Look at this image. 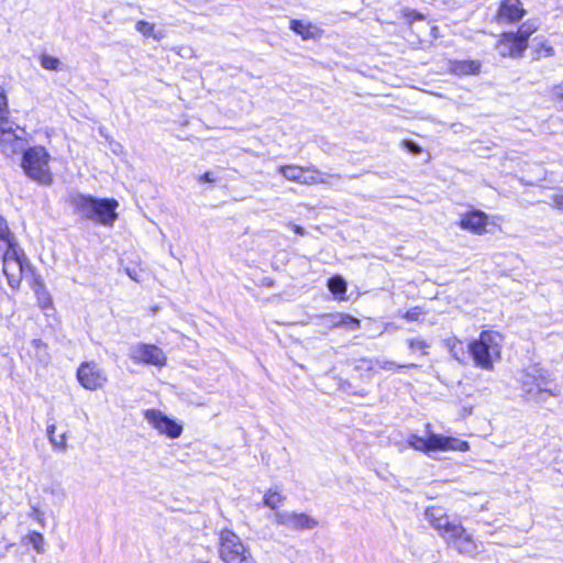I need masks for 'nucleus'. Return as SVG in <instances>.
<instances>
[{
  "label": "nucleus",
  "instance_id": "f257e3e1",
  "mask_svg": "<svg viewBox=\"0 0 563 563\" xmlns=\"http://www.w3.org/2000/svg\"><path fill=\"white\" fill-rule=\"evenodd\" d=\"M74 212L82 220L95 221L104 227H112L118 220L119 202L114 198H96L79 195L71 200Z\"/></svg>",
  "mask_w": 563,
  "mask_h": 563
},
{
  "label": "nucleus",
  "instance_id": "f03ea898",
  "mask_svg": "<svg viewBox=\"0 0 563 563\" xmlns=\"http://www.w3.org/2000/svg\"><path fill=\"white\" fill-rule=\"evenodd\" d=\"M519 382L523 396L528 401L543 404L550 397H558L561 394L560 386L551 375L538 365H533L522 372Z\"/></svg>",
  "mask_w": 563,
  "mask_h": 563
},
{
  "label": "nucleus",
  "instance_id": "7ed1b4c3",
  "mask_svg": "<svg viewBox=\"0 0 563 563\" xmlns=\"http://www.w3.org/2000/svg\"><path fill=\"white\" fill-rule=\"evenodd\" d=\"M51 162L52 155L45 146L33 145L23 151L20 166L31 180L43 186H51L54 181Z\"/></svg>",
  "mask_w": 563,
  "mask_h": 563
},
{
  "label": "nucleus",
  "instance_id": "20e7f679",
  "mask_svg": "<svg viewBox=\"0 0 563 563\" xmlns=\"http://www.w3.org/2000/svg\"><path fill=\"white\" fill-rule=\"evenodd\" d=\"M0 242L5 245V249L0 255L2 264V274L10 276V282L18 278V271L26 265V253L20 246L15 234L10 229L8 221L0 214Z\"/></svg>",
  "mask_w": 563,
  "mask_h": 563
},
{
  "label": "nucleus",
  "instance_id": "39448f33",
  "mask_svg": "<svg viewBox=\"0 0 563 563\" xmlns=\"http://www.w3.org/2000/svg\"><path fill=\"white\" fill-rule=\"evenodd\" d=\"M539 29V25L533 20H527L521 23L516 31L501 32L496 42V48L500 56L520 59L523 57L528 46L529 40Z\"/></svg>",
  "mask_w": 563,
  "mask_h": 563
},
{
  "label": "nucleus",
  "instance_id": "423d86ee",
  "mask_svg": "<svg viewBox=\"0 0 563 563\" xmlns=\"http://www.w3.org/2000/svg\"><path fill=\"white\" fill-rule=\"evenodd\" d=\"M26 263V265L23 264V267L18 271V278L14 282H10V276L3 275L7 279L8 286L13 291H18L21 288L23 278H29V286L36 296L38 307L43 310L52 308L53 300L49 292L46 289L42 276L37 273L36 268L31 263L27 256Z\"/></svg>",
  "mask_w": 563,
  "mask_h": 563
},
{
  "label": "nucleus",
  "instance_id": "0eeeda50",
  "mask_svg": "<svg viewBox=\"0 0 563 563\" xmlns=\"http://www.w3.org/2000/svg\"><path fill=\"white\" fill-rule=\"evenodd\" d=\"M26 263V265L23 264V267L18 271V278L14 282H10V276L3 275L7 279L8 286L13 291H18L21 288L23 278H29V286L36 296L38 307L43 310L52 308L53 300L49 292L46 289L42 276L37 273L36 268L31 263L27 256Z\"/></svg>",
  "mask_w": 563,
  "mask_h": 563
},
{
  "label": "nucleus",
  "instance_id": "6e6552de",
  "mask_svg": "<svg viewBox=\"0 0 563 563\" xmlns=\"http://www.w3.org/2000/svg\"><path fill=\"white\" fill-rule=\"evenodd\" d=\"M219 556L223 563H255L250 549L232 530L224 529L219 534Z\"/></svg>",
  "mask_w": 563,
  "mask_h": 563
},
{
  "label": "nucleus",
  "instance_id": "1a4fd4ad",
  "mask_svg": "<svg viewBox=\"0 0 563 563\" xmlns=\"http://www.w3.org/2000/svg\"><path fill=\"white\" fill-rule=\"evenodd\" d=\"M407 443L410 448L423 453H429L432 451L465 452L470 449V445L466 441L453 437H443L437 433H430L427 439L417 434H410Z\"/></svg>",
  "mask_w": 563,
  "mask_h": 563
},
{
  "label": "nucleus",
  "instance_id": "9d476101",
  "mask_svg": "<svg viewBox=\"0 0 563 563\" xmlns=\"http://www.w3.org/2000/svg\"><path fill=\"white\" fill-rule=\"evenodd\" d=\"M277 172L288 181L314 186L327 183V175L313 165L300 166L296 164L280 165Z\"/></svg>",
  "mask_w": 563,
  "mask_h": 563
},
{
  "label": "nucleus",
  "instance_id": "9b49d317",
  "mask_svg": "<svg viewBox=\"0 0 563 563\" xmlns=\"http://www.w3.org/2000/svg\"><path fill=\"white\" fill-rule=\"evenodd\" d=\"M9 100L5 91L0 87V150L7 155L18 153L22 137L15 134L12 128H4L9 119Z\"/></svg>",
  "mask_w": 563,
  "mask_h": 563
},
{
  "label": "nucleus",
  "instance_id": "f8f14e48",
  "mask_svg": "<svg viewBox=\"0 0 563 563\" xmlns=\"http://www.w3.org/2000/svg\"><path fill=\"white\" fill-rule=\"evenodd\" d=\"M450 531L445 542L460 554L474 558L482 551L483 544L477 542L472 534L467 533L462 523L457 527H452Z\"/></svg>",
  "mask_w": 563,
  "mask_h": 563
},
{
  "label": "nucleus",
  "instance_id": "ddd939ff",
  "mask_svg": "<svg viewBox=\"0 0 563 563\" xmlns=\"http://www.w3.org/2000/svg\"><path fill=\"white\" fill-rule=\"evenodd\" d=\"M144 417L154 429H156L161 434H166L170 439H177L183 432L181 424L168 418L157 409L146 410Z\"/></svg>",
  "mask_w": 563,
  "mask_h": 563
},
{
  "label": "nucleus",
  "instance_id": "4468645a",
  "mask_svg": "<svg viewBox=\"0 0 563 563\" xmlns=\"http://www.w3.org/2000/svg\"><path fill=\"white\" fill-rule=\"evenodd\" d=\"M274 522L290 530H311L318 526V521L307 514L295 511H276Z\"/></svg>",
  "mask_w": 563,
  "mask_h": 563
},
{
  "label": "nucleus",
  "instance_id": "2eb2a0df",
  "mask_svg": "<svg viewBox=\"0 0 563 563\" xmlns=\"http://www.w3.org/2000/svg\"><path fill=\"white\" fill-rule=\"evenodd\" d=\"M489 217L478 209H471L461 214L457 225L475 235H484L488 232Z\"/></svg>",
  "mask_w": 563,
  "mask_h": 563
},
{
  "label": "nucleus",
  "instance_id": "dca6fc26",
  "mask_svg": "<svg viewBox=\"0 0 563 563\" xmlns=\"http://www.w3.org/2000/svg\"><path fill=\"white\" fill-rule=\"evenodd\" d=\"M527 14L521 0H500L495 19L498 23L516 24Z\"/></svg>",
  "mask_w": 563,
  "mask_h": 563
},
{
  "label": "nucleus",
  "instance_id": "f3484780",
  "mask_svg": "<svg viewBox=\"0 0 563 563\" xmlns=\"http://www.w3.org/2000/svg\"><path fill=\"white\" fill-rule=\"evenodd\" d=\"M77 378L89 390L101 388L107 382L106 374L96 363H82L77 371Z\"/></svg>",
  "mask_w": 563,
  "mask_h": 563
},
{
  "label": "nucleus",
  "instance_id": "a211bd4d",
  "mask_svg": "<svg viewBox=\"0 0 563 563\" xmlns=\"http://www.w3.org/2000/svg\"><path fill=\"white\" fill-rule=\"evenodd\" d=\"M426 519L445 540L450 534L452 527H457L461 522L457 519H451L443 508L429 507L426 510Z\"/></svg>",
  "mask_w": 563,
  "mask_h": 563
},
{
  "label": "nucleus",
  "instance_id": "6ab92c4d",
  "mask_svg": "<svg viewBox=\"0 0 563 563\" xmlns=\"http://www.w3.org/2000/svg\"><path fill=\"white\" fill-rule=\"evenodd\" d=\"M504 336L495 330H484L479 339L470 344V352H499Z\"/></svg>",
  "mask_w": 563,
  "mask_h": 563
},
{
  "label": "nucleus",
  "instance_id": "aec40b11",
  "mask_svg": "<svg viewBox=\"0 0 563 563\" xmlns=\"http://www.w3.org/2000/svg\"><path fill=\"white\" fill-rule=\"evenodd\" d=\"M482 71V62L478 59H451L448 63V73L456 77L476 76Z\"/></svg>",
  "mask_w": 563,
  "mask_h": 563
},
{
  "label": "nucleus",
  "instance_id": "412c9836",
  "mask_svg": "<svg viewBox=\"0 0 563 563\" xmlns=\"http://www.w3.org/2000/svg\"><path fill=\"white\" fill-rule=\"evenodd\" d=\"M289 27L305 41L319 38L323 34V31L317 25L297 19L289 22Z\"/></svg>",
  "mask_w": 563,
  "mask_h": 563
},
{
  "label": "nucleus",
  "instance_id": "4be33fe9",
  "mask_svg": "<svg viewBox=\"0 0 563 563\" xmlns=\"http://www.w3.org/2000/svg\"><path fill=\"white\" fill-rule=\"evenodd\" d=\"M404 367L402 365H398L395 362L389 361H376L373 362V360L369 358H361L358 364L356 365V369H364L368 372L376 373L379 369H386V371H395L396 368Z\"/></svg>",
  "mask_w": 563,
  "mask_h": 563
},
{
  "label": "nucleus",
  "instance_id": "5701e85b",
  "mask_svg": "<svg viewBox=\"0 0 563 563\" xmlns=\"http://www.w3.org/2000/svg\"><path fill=\"white\" fill-rule=\"evenodd\" d=\"M327 287L333 296L338 297L339 299H345V294L347 291V284L342 276H340V275L331 276L327 282Z\"/></svg>",
  "mask_w": 563,
  "mask_h": 563
},
{
  "label": "nucleus",
  "instance_id": "b1692460",
  "mask_svg": "<svg viewBox=\"0 0 563 563\" xmlns=\"http://www.w3.org/2000/svg\"><path fill=\"white\" fill-rule=\"evenodd\" d=\"M463 356H467L476 367H481L483 369H492L494 362L499 360L500 354H462Z\"/></svg>",
  "mask_w": 563,
  "mask_h": 563
},
{
  "label": "nucleus",
  "instance_id": "393cba45",
  "mask_svg": "<svg viewBox=\"0 0 563 563\" xmlns=\"http://www.w3.org/2000/svg\"><path fill=\"white\" fill-rule=\"evenodd\" d=\"M56 424L54 421L47 423L46 432L49 443L53 445L54 449L64 451L67 448V434L66 432L56 435Z\"/></svg>",
  "mask_w": 563,
  "mask_h": 563
},
{
  "label": "nucleus",
  "instance_id": "a878e982",
  "mask_svg": "<svg viewBox=\"0 0 563 563\" xmlns=\"http://www.w3.org/2000/svg\"><path fill=\"white\" fill-rule=\"evenodd\" d=\"M135 364L154 365L162 367L166 363L165 354H132Z\"/></svg>",
  "mask_w": 563,
  "mask_h": 563
},
{
  "label": "nucleus",
  "instance_id": "bb28decb",
  "mask_svg": "<svg viewBox=\"0 0 563 563\" xmlns=\"http://www.w3.org/2000/svg\"><path fill=\"white\" fill-rule=\"evenodd\" d=\"M334 328H344L346 330H356L361 325V321L347 313H341L339 314L335 320L333 321Z\"/></svg>",
  "mask_w": 563,
  "mask_h": 563
},
{
  "label": "nucleus",
  "instance_id": "cd10ccee",
  "mask_svg": "<svg viewBox=\"0 0 563 563\" xmlns=\"http://www.w3.org/2000/svg\"><path fill=\"white\" fill-rule=\"evenodd\" d=\"M549 100L563 113V81L550 87Z\"/></svg>",
  "mask_w": 563,
  "mask_h": 563
},
{
  "label": "nucleus",
  "instance_id": "c85d7f7f",
  "mask_svg": "<svg viewBox=\"0 0 563 563\" xmlns=\"http://www.w3.org/2000/svg\"><path fill=\"white\" fill-rule=\"evenodd\" d=\"M555 51L551 43L547 40L538 43L533 47V57L536 59L548 58L554 55Z\"/></svg>",
  "mask_w": 563,
  "mask_h": 563
},
{
  "label": "nucleus",
  "instance_id": "c756f323",
  "mask_svg": "<svg viewBox=\"0 0 563 563\" xmlns=\"http://www.w3.org/2000/svg\"><path fill=\"white\" fill-rule=\"evenodd\" d=\"M285 500V496L280 494V492L276 489H269L264 495V505L269 507L271 509H277L279 506L283 505Z\"/></svg>",
  "mask_w": 563,
  "mask_h": 563
},
{
  "label": "nucleus",
  "instance_id": "7c9ffc66",
  "mask_svg": "<svg viewBox=\"0 0 563 563\" xmlns=\"http://www.w3.org/2000/svg\"><path fill=\"white\" fill-rule=\"evenodd\" d=\"M135 30L137 32H140L143 36L145 37H154L155 40H161L162 38V35L161 34H155V24L153 23H150L145 20H139L136 23H135Z\"/></svg>",
  "mask_w": 563,
  "mask_h": 563
},
{
  "label": "nucleus",
  "instance_id": "2f4dec72",
  "mask_svg": "<svg viewBox=\"0 0 563 563\" xmlns=\"http://www.w3.org/2000/svg\"><path fill=\"white\" fill-rule=\"evenodd\" d=\"M401 18L408 27H412L416 22L426 20V15L416 9H405Z\"/></svg>",
  "mask_w": 563,
  "mask_h": 563
},
{
  "label": "nucleus",
  "instance_id": "473e14b6",
  "mask_svg": "<svg viewBox=\"0 0 563 563\" xmlns=\"http://www.w3.org/2000/svg\"><path fill=\"white\" fill-rule=\"evenodd\" d=\"M26 539H27V543H30L37 553L41 554L44 552L45 541H44V537L42 533L32 531L31 533H29Z\"/></svg>",
  "mask_w": 563,
  "mask_h": 563
},
{
  "label": "nucleus",
  "instance_id": "72a5a7b5",
  "mask_svg": "<svg viewBox=\"0 0 563 563\" xmlns=\"http://www.w3.org/2000/svg\"><path fill=\"white\" fill-rule=\"evenodd\" d=\"M40 65L46 70H58L60 67V62L57 57L42 54L40 56Z\"/></svg>",
  "mask_w": 563,
  "mask_h": 563
},
{
  "label": "nucleus",
  "instance_id": "f704fd0d",
  "mask_svg": "<svg viewBox=\"0 0 563 563\" xmlns=\"http://www.w3.org/2000/svg\"><path fill=\"white\" fill-rule=\"evenodd\" d=\"M424 313L426 311L422 307L415 306L404 312L401 317L407 321H418Z\"/></svg>",
  "mask_w": 563,
  "mask_h": 563
},
{
  "label": "nucleus",
  "instance_id": "c9c22d12",
  "mask_svg": "<svg viewBox=\"0 0 563 563\" xmlns=\"http://www.w3.org/2000/svg\"><path fill=\"white\" fill-rule=\"evenodd\" d=\"M44 492L54 496L57 500L62 501L65 498V490L60 484H52L44 487Z\"/></svg>",
  "mask_w": 563,
  "mask_h": 563
},
{
  "label": "nucleus",
  "instance_id": "e433bc0d",
  "mask_svg": "<svg viewBox=\"0 0 563 563\" xmlns=\"http://www.w3.org/2000/svg\"><path fill=\"white\" fill-rule=\"evenodd\" d=\"M400 145H401V147L406 148L408 152H410L413 155H420L423 152L422 147L419 144H417L416 142L408 140V139H404L400 142Z\"/></svg>",
  "mask_w": 563,
  "mask_h": 563
},
{
  "label": "nucleus",
  "instance_id": "4c0bfd02",
  "mask_svg": "<svg viewBox=\"0 0 563 563\" xmlns=\"http://www.w3.org/2000/svg\"><path fill=\"white\" fill-rule=\"evenodd\" d=\"M408 346L412 351H423L430 347L429 343L423 338H415L409 340Z\"/></svg>",
  "mask_w": 563,
  "mask_h": 563
},
{
  "label": "nucleus",
  "instance_id": "58836bf2",
  "mask_svg": "<svg viewBox=\"0 0 563 563\" xmlns=\"http://www.w3.org/2000/svg\"><path fill=\"white\" fill-rule=\"evenodd\" d=\"M551 203L554 209L563 211V189H560L551 197Z\"/></svg>",
  "mask_w": 563,
  "mask_h": 563
},
{
  "label": "nucleus",
  "instance_id": "ea45409f",
  "mask_svg": "<svg viewBox=\"0 0 563 563\" xmlns=\"http://www.w3.org/2000/svg\"><path fill=\"white\" fill-rule=\"evenodd\" d=\"M198 180L200 183H210V184L216 183V178L213 177L211 172H206V173L201 174L198 177Z\"/></svg>",
  "mask_w": 563,
  "mask_h": 563
},
{
  "label": "nucleus",
  "instance_id": "a19ab883",
  "mask_svg": "<svg viewBox=\"0 0 563 563\" xmlns=\"http://www.w3.org/2000/svg\"><path fill=\"white\" fill-rule=\"evenodd\" d=\"M125 272L126 274L129 275V277L131 279H133L134 282H141V276H140V273L135 269V268H129L126 267L125 268Z\"/></svg>",
  "mask_w": 563,
  "mask_h": 563
},
{
  "label": "nucleus",
  "instance_id": "79ce46f5",
  "mask_svg": "<svg viewBox=\"0 0 563 563\" xmlns=\"http://www.w3.org/2000/svg\"><path fill=\"white\" fill-rule=\"evenodd\" d=\"M290 228L298 235H305L306 234V230L301 225H299V224H291Z\"/></svg>",
  "mask_w": 563,
  "mask_h": 563
},
{
  "label": "nucleus",
  "instance_id": "37998d69",
  "mask_svg": "<svg viewBox=\"0 0 563 563\" xmlns=\"http://www.w3.org/2000/svg\"><path fill=\"white\" fill-rule=\"evenodd\" d=\"M32 515L37 519V520H41L42 516H43V512L37 508V507H33L32 508Z\"/></svg>",
  "mask_w": 563,
  "mask_h": 563
},
{
  "label": "nucleus",
  "instance_id": "c03bdc74",
  "mask_svg": "<svg viewBox=\"0 0 563 563\" xmlns=\"http://www.w3.org/2000/svg\"><path fill=\"white\" fill-rule=\"evenodd\" d=\"M456 360L460 361V362H464V357L463 358L456 357Z\"/></svg>",
  "mask_w": 563,
  "mask_h": 563
}]
</instances>
